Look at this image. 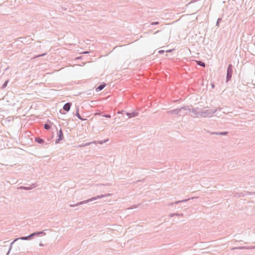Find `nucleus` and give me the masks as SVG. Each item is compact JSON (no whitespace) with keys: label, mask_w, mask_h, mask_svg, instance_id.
<instances>
[{"label":"nucleus","mask_w":255,"mask_h":255,"mask_svg":"<svg viewBox=\"0 0 255 255\" xmlns=\"http://www.w3.org/2000/svg\"><path fill=\"white\" fill-rule=\"evenodd\" d=\"M233 73V66L230 64L227 69V80L228 81L231 79Z\"/></svg>","instance_id":"f257e3e1"},{"label":"nucleus","mask_w":255,"mask_h":255,"mask_svg":"<svg viewBox=\"0 0 255 255\" xmlns=\"http://www.w3.org/2000/svg\"><path fill=\"white\" fill-rule=\"evenodd\" d=\"M71 107V104L69 103H66L64 106H63V109L65 110L66 111L68 112L70 110Z\"/></svg>","instance_id":"f03ea898"},{"label":"nucleus","mask_w":255,"mask_h":255,"mask_svg":"<svg viewBox=\"0 0 255 255\" xmlns=\"http://www.w3.org/2000/svg\"><path fill=\"white\" fill-rule=\"evenodd\" d=\"M106 86V84H102L100 86H99L96 89V91L97 92H99L101 90H102L103 89H104V88Z\"/></svg>","instance_id":"7ed1b4c3"},{"label":"nucleus","mask_w":255,"mask_h":255,"mask_svg":"<svg viewBox=\"0 0 255 255\" xmlns=\"http://www.w3.org/2000/svg\"><path fill=\"white\" fill-rule=\"evenodd\" d=\"M58 136H59V140L62 139L63 137V132L61 129H60L58 133Z\"/></svg>","instance_id":"20e7f679"},{"label":"nucleus","mask_w":255,"mask_h":255,"mask_svg":"<svg viewBox=\"0 0 255 255\" xmlns=\"http://www.w3.org/2000/svg\"><path fill=\"white\" fill-rule=\"evenodd\" d=\"M137 113H132L130 114H128V115L129 116V118L135 117V116H137Z\"/></svg>","instance_id":"39448f33"},{"label":"nucleus","mask_w":255,"mask_h":255,"mask_svg":"<svg viewBox=\"0 0 255 255\" xmlns=\"http://www.w3.org/2000/svg\"><path fill=\"white\" fill-rule=\"evenodd\" d=\"M76 116H77V117L79 119H80V120H85V119H82V118H81V117L80 116V115L79 113L78 112L76 113Z\"/></svg>","instance_id":"423d86ee"},{"label":"nucleus","mask_w":255,"mask_h":255,"mask_svg":"<svg viewBox=\"0 0 255 255\" xmlns=\"http://www.w3.org/2000/svg\"><path fill=\"white\" fill-rule=\"evenodd\" d=\"M44 128L46 129H49L50 128V126L49 125L46 124L44 126Z\"/></svg>","instance_id":"0eeeda50"},{"label":"nucleus","mask_w":255,"mask_h":255,"mask_svg":"<svg viewBox=\"0 0 255 255\" xmlns=\"http://www.w3.org/2000/svg\"><path fill=\"white\" fill-rule=\"evenodd\" d=\"M198 64L201 66H202L204 67L205 66V64L204 63H203L202 62L200 61L198 62Z\"/></svg>","instance_id":"6e6552de"},{"label":"nucleus","mask_w":255,"mask_h":255,"mask_svg":"<svg viewBox=\"0 0 255 255\" xmlns=\"http://www.w3.org/2000/svg\"><path fill=\"white\" fill-rule=\"evenodd\" d=\"M29 237H22L21 238V239L22 240H26Z\"/></svg>","instance_id":"1a4fd4ad"},{"label":"nucleus","mask_w":255,"mask_h":255,"mask_svg":"<svg viewBox=\"0 0 255 255\" xmlns=\"http://www.w3.org/2000/svg\"><path fill=\"white\" fill-rule=\"evenodd\" d=\"M159 53H163L164 52V51L163 50H159V52H158Z\"/></svg>","instance_id":"9d476101"},{"label":"nucleus","mask_w":255,"mask_h":255,"mask_svg":"<svg viewBox=\"0 0 255 255\" xmlns=\"http://www.w3.org/2000/svg\"><path fill=\"white\" fill-rule=\"evenodd\" d=\"M172 51H173V49H170V50H167L166 52H171Z\"/></svg>","instance_id":"9b49d317"},{"label":"nucleus","mask_w":255,"mask_h":255,"mask_svg":"<svg viewBox=\"0 0 255 255\" xmlns=\"http://www.w3.org/2000/svg\"><path fill=\"white\" fill-rule=\"evenodd\" d=\"M43 140L42 139H39V140H38L37 141L39 142H41V141H42Z\"/></svg>","instance_id":"f8f14e48"},{"label":"nucleus","mask_w":255,"mask_h":255,"mask_svg":"<svg viewBox=\"0 0 255 255\" xmlns=\"http://www.w3.org/2000/svg\"><path fill=\"white\" fill-rule=\"evenodd\" d=\"M35 234H32L29 237H31V236H33L34 235H35Z\"/></svg>","instance_id":"ddd939ff"},{"label":"nucleus","mask_w":255,"mask_h":255,"mask_svg":"<svg viewBox=\"0 0 255 255\" xmlns=\"http://www.w3.org/2000/svg\"><path fill=\"white\" fill-rule=\"evenodd\" d=\"M158 23V22H155V23H154V24H157Z\"/></svg>","instance_id":"4468645a"}]
</instances>
